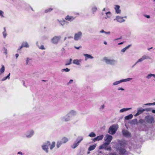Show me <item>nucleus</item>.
Listing matches in <instances>:
<instances>
[{
	"label": "nucleus",
	"mask_w": 155,
	"mask_h": 155,
	"mask_svg": "<svg viewBox=\"0 0 155 155\" xmlns=\"http://www.w3.org/2000/svg\"><path fill=\"white\" fill-rule=\"evenodd\" d=\"M52 10V9L49 8L45 10V13H47L51 12Z\"/></svg>",
	"instance_id": "obj_44"
},
{
	"label": "nucleus",
	"mask_w": 155,
	"mask_h": 155,
	"mask_svg": "<svg viewBox=\"0 0 155 155\" xmlns=\"http://www.w3.org/2000/svg\"><path fill=\"white\" fill-rule=\"evenodd\" d=\"M32 59L31 58H26V64L27 65H30L31 64V63L32 62Z\"/></svg>",
	"instance_id": "obj_25"
},
{
	"label": "nucleus",
	"mask_w": 155,
	"mask_h": 155,
	"mask_svg": "<svg viewBox=\"0 0 155 155\" xmlns=\"http://www.w3.org/2000/svg\"><path fill=\"white\" fill-rule=\"evenodd\" d=\"M121 37H120V38H116L115 39H114V41H116V40H119V39H121Z\"/></svg>",
	"instance_id": "obj_57"
},
{
	"label": "nucleus",
	"mask_w": 155,
	"mask_h": 155,
	"mask_svg": "<svg viewBox=\"0 0 155 155\" xmlns=\"http://www.w3.org/2000/svg\"><path fill=\"white\" fill-rule=\"evenodd\" d=\"M77 114V112L74 110H71L68 113V117H71L75 116Z\"/></svg>",
	"instance_id": "obj_12"
},
{
	"label": "nucleus",
	"mask_w": 155,
	"mask_h": 155,
	"mask_svg": "<svg viewBox=\"0 0 155 155\" xmlns=\"http://www.w3.org/2000/svg\"><path fill=\"white\" fill-rule=\"evenodd\" d=\"M76 17V16L74 17L72 16H68V21H71L73 20Z\"/></svg>",
	"instance_id": "obj_36"
},
{
	"label": "nucleus",
	"mask_w": 155,
	"mask_h": 155,
	"mask_svg": "<svg viewBox=\"0 0 155 155\" xmlns=\"http://www.w3.org/2000/svg\"><path fill=\"white\" fill-rule=\"evenodd\" d=\"M2 51L3 53L6 55H7L8 54V51L7 49L5 48H3Z\"/></svg>",
	"instance_id": "obj_40"
},
{
	"label": "nucleus",
	"mask_w": 155,
	"mask_h": 155,
	"mask_svg": "<svg viewBox=\"0 0 155 155\" xmlns=\"http://www.w3.org/2000/svg\"><path fill=\"white\" fill-rule=\"evenodd\" d=\"M118 90H122V91H124V88H122V87H120L118 88Z\"/></svg>",
	"instance_id": "obj_53"
},
{
	"label": "nucleus",
	"mask_w": 155,
	"mask_h": 155,
	"mask_svg": "<svg viewBox=\"0 0 155 155\" xmlns=\"http://www.w3.org/2000/svg\"><path fill=\"white\" fill-rule=\"evenodd\" d=\"M96 136V134L93 132H91L88 135V136L90 137H94Z\"/></svg>",
	"instance_id": "obj_37"
},
{
	"label": "nucleus",
	"mask_w": 155,
	"mask_h": 155,
	"mask_svg": "<svg viewBox=\"0 0 155 155\" xmlns=\"http://www.w3.org/2000/svg\"><path fill=\"white\" fill-rule=\"evenodd\" d=\"M10 74L9 73V74L6 77H5L2 80V81H4L6 80L7 79H10Z\"/></svg>",
	"instance_id": "obj_38"
},
{
	"label": "nucleus",
	"mask_w": 155,
	"mask_h": 155,
	"mask_svg": "<svg viewBox=\"0 0 155 155\" xmlns=\"http://www.w3.org/2000/svg\"><path fill=\"white\" fill-rule=\"evenodd\" d=\"M133 79L132 78H129L125 79H122L118 81L114 82L112 84L113 85L115 86L121 83L127 82L130 81Z\"/></svg>",
	"instance_id": "obj_6"
},
{
	"label": "nucleus",
	"mask_w": 155,
	"mask_h": 155,
	"mask_svg": "<svg viewBox=\"0 0 155 155\" xmlns=\"http://www.w3.org/2000/svg\"><path fill=\"white\" fill-rule=\"evenodd\" d=\"M111 148L110 147H106V148H105V150H108L109 151H110L111 150Z\"/></svg>",
	"instance_id": "obj_49"
},
{
	"label": "nucleus",
	"mask_w": 155,
	"mask_h": 155,
	"mask_svg": "<svg viewBox=\"0 0 155 155\" xmlns=\"http://www.w3.org/2000/svg\"><path fill=\"white\" fill-rule=\"evenodd\" d=\"M61 71L62 72L66 71V72H68V68H67L65 69H62Z\"/></svg>",
	"instance_id": "obj_50"
},
{
	"label": "nucleus",
	"mask_w": 155,
	"mask_h": 155,
	"mask_svg": "<svg viewBox=\"0 0 155 155\" xmlns=\"http://www.w3.org/2000/svg\"><path fill=\"white\" fill-rule=\"evenodd\" d=\"M107 16L105 17V19H107V18H110L112 16V14L110 12H107L105 13Z\"/></svg>",
	"instance_id": "obj_23"
},
{
	"label": "nucleus",
	"mask_w": 155,
	"mask_h": 155,
	"mask_svg": "<svg viewBox=\"0 0 155 155\" xmlns=\"http://www.w3.org/2000/svg\"><path fill=\"white\" fill-rule=\"evenodd\" d=\"M118 128V125H113L110 127L108 133L112 135L114 134L116 132Z\"/></svg>",
	"instance_id": "obj_2"
},
{
	"label": "nucleus",
	"mask_w": 155,
	"mask_h": 155,
	"mask_svg": "<svg viewBox=\"0 0 155 155\" xmlns=\"http://www.w3.org/2000/svg\"><path fill=\"white\" fill-rule=\"evenodd\" d=\"M97 9V7L95 6H94L92 8V10L93 13H94L95 12H96Z\"/></svg>",
	"instance_id": "obj_41"
},
{
	"label": "nucleus",
	"mask_w": 155,
	"mask_h": 155,
	"mask_svg": "<svg viewBox=\"0 0 155 155\" xmlns=\"http://www.w3.org/2000/svg\"><path fill=\"white\" fill-rule=\"evenodd\" d=\"M139 122L140 123H143V119H140L139 120Z\"/></svg>",
	"instance_id": "obj_59"
},
{
	"label": "nucleus",
	"mask_w": 155,
	"mask_h": 155,
	"mask_svg": "<svg viewBox=\"0 0 155 155\" xmlns=\"http://www.w3.org/2000/svg\"><path fill=\"white\" fill-rule=\"evenodd\" d=\"M68 20V15L66 16L64 19L63 18L62 20H58V22L62 25L63 26L67 24Z\"/></svg>",
	"instance_id": "obj_8"
},
{
	"label": "nucleus",
	"mask_w": 155,
	"mask_h": 155,
	"mask_svg": "<svg viewBox=\"0 0 155 155\" xmlns=\"http://www.w3.org/2000/svg\"><path fill=\"white\" fill-rule=\"evenodd\" d=\"M55 146V142H53L50 145V149L51 150H52Z\"/></svg>",
	"instance_id": "obj_35"
},
{
	"label": "nucleus",
	"mask_w": 155,
	"mask_h": 155,
	"mask_svg": "<svg viewBox=\"0 0 155 155\" xmlns=\"http://www.w3.org/2000/svg\"><path fill=\"white\" fill-rule=\"evenodd\" d=\"M128 144V142L125 140L120 141L117 143L116 148L117 151L120 155H124L126 153L125 147Z\"/></svg>",
	"instance_id": "obj_1"
},
{
	"label": "nucleus",
	"mask_w": 155,
	"mask_h": 155,
	"mask_svg": "<svg viewBox=\"0 0 155 155\" xmlns=\"http://www.w3.org/2000/svg\"><path fill=\"white\" fill-rule=\"evenodd\" d=\"M61 38L60 36H55L51 39L52 42L55 44L58 43Z\"/></svg>",
	"instance_id": "obj_7"
},
{
	"label": "nucleus",
	"mask_w": 155,
	"mask_h": 155,
	"mask_svg": "<svg viewBox=\"0 0 155 155\" xmlns=\"http://www.w3.org/2000/svg\"><path fill=\"white\" fill-rule=\"evenodd\" d=\"M5 67L3 65L2 66L1 69H0V72L1 73H2L4 72Z\"/></svg>",
	"instance_id": "obj_42"
},
{
	"label": "nucleus",
	"mask_w": 155,
	"mask_h": 155,
	"mask_svg": "<svg viewBox=\"0 0 155 155\" xmlns=\"http://www.w3.org/2000/svg\"><path fill=\"white\" fill-rule=\"evenodd\" d=\"M100 32L101 33H105V31H104L103 30H101V31H100Z\"/></svg>",
	"instance_id": "obj_64"
},
{
	"label": "nucleus",
	"mask_w": 155,
	"mask_h": 155,
	"mask_svg": "<svg viewBox=\"0 0 155 155\" xmlns=\"http://www.w3.org/2000/svg\"><path fill=\"white\" fill-rule=\"evenodd\" d=\"M147 59H150V58L147 55H144L137 60V62H141L144 60Z\"/></svg>",
	"instance_id": "obj_13"
},
{
	"label": "nucleus",
	"mask_w": 155,
	"mask_h": 155,
	"mask_svg": "<svg viewBox=\"0 0 155 155\" xmlns=\"http://www.w3.org/2000/svg\"><path fill=\"white\" fill-rule=\"evenodd\" d=\"M2 35L4 38H5L7 35V34L6 32V28L5 27L4 28V31L2 32Z\"/></svg>",
	"instance_id": "obj_29"
},
{
	"label": "nucleus",
	"mask_w": 155,
	"mask_h": 155,
	"mask_svg": "<svg viewBox=\"0 0 155 155\" xmlns=\"http://www.w3.org/2000/svg\"><path fill=\"white\" fill-rule=\"evenodd\" d=\"M83 138L82 137H78L77 139V141H79V143H80V142L83 140Z\"/></svg>",
	"instance_id": "obj_39"
},
{
	"label": "nucleus",
	"mask_w": 155,
	"mask_h": 155,
	"mask_svg": "<svg viewBox=\"0 0 155 155\" xmlns=\"http://www.w3.org/2000/svg\"><path fill=\"white\" fill-rule=\"evenodd\" d=\"M19 56V54H15V57L17 59Z\"/></svg>",
	"instance_id": "obj_62"
},
{
	"label": "nucleus",
	"mask_w": 155,
	"mask_h": 155,
	"mask_svg": "<svg viewBox=\"0 0 155 155\" xmlns=\"http://www.w3.org/2000/svg\"><path fill=\"white\" fill-rule=\"evenodd\" d=\"M132 109V108H123V109H120V113L126 111H127V110H130Z\"/></svg>",
	"instance_id": "obj_30"
},
{
	"label": "nucleus",
	"mask_w": 155,
	"mask_h": 155,
	"mask_svg": "<svg viewBox=\"0 0 155 155\" xmlns=\"http://www.w3.org/2000/svg\"><path fill=\"white\" fill-rule=\"evenodd\" d=\"M50 145L49 141H47L44 143L41 146L42 149L46 153L48 152V147Z\"/></svg>",
	"instance_id": "obj_5"
},
{
	"label": "nucleus",
	"mask_w": 155,
	"mask_h": 155,
	"mask_svg": "<svg viewBox=\"0 0 155 155\" xmlns=\"http://www.w3.org/2000/svg\"><path fill=\"white\" fill-rule=\"evenodd\" d=\"M35 134L34 130L32 129H30L27 130L25 134V137L27 138L32 137Z\"/></svg>",
	"instance_id": "obj_4"
},
{
	"label": "nucleus",
	"mask_w": 155,
	"mask_h": 155,
	"mask_svg": "<svg viewBox=\"0 0 155 155\" xmlns=\"http://www.w3.org/2000/svg\"><path fill=\"white\" fill-rule=\"evenodd\" d=\"M152 77H153L154 78H155V74H148L146 77V78L148 79H150Z\"/></svg>",
	"instance_id": "obj_24"
},
{
	"label": "nucleus",
	"mask_w": 155,
	"mask_h": 155,
	"mask_svg": "<svg viewBox=\"0 0 155 155\" xmlns=\"http://www.w3.org/2000/svg\"><path fill=\"white\" fill-rule=\"evenodd\" d=\"M18 154H21V155H23V153L21 152V151H19V152H18Z\"/></svg>",
	"instance_id": "obj_58"
},
{
	"label": "nucleus",
	"mask_w": 155,
	"mask_h": 155,
	"mask_svg": "<svg viewBox=\"0 0 155 155\" xmlns=\"http://www.w3.org/2000/svg\"><path fill=\"white\" fill-rule=\"evenodd\" d=\"M4 12L2 10H0V16L2 17H4Z\"/></svg>",
	"instance_id": "obj_43"
},
{
	"label": "nucleus",
	"mask_w": 155,
	"mask_h": 155,
	"mask_svg": "<svg viewBox=\"0 0 155 155\" xmlns=\"http://www.w3.org/2000/svg\"><path fill=\"white\" fill-rule=\"evenodd\" d=\"M133 117V115L130 114L125 117V119L126 120H128L131 119Z\"/></svg>",
	"instance_id": "obj_32"
},
{
	"label": "nucleus",
	"mask_w": 155,
	"mask_h": 155,
	"mask_svg": "<svg viewBox=\"0 0 155 155\" xmlns=\"http://www.w3.org/2000/svg\"><path fill=\"white\" fill-rule=\"evenodd\" d=\"M61 120L63 122H67L68 121V115L67 114L62 116L61 118Z\"/></svg>",
	"instance_id": "obj_22"
},
{
	"label": "nucleus",
	"mask_w": 155,
	"mask_h": 155,
	"mask_svg": "<svg viewBox=\"0 0 155 155\" xmlns=\"http://www.w3.org/2000/svg\"><path fill=\"white\" fill-rule=\"evenodd\" d=\"M109 155H118L116 152H111L109 153Z\"/></svg>",
	"instance_id": "obj_48"
},
{
	"label": "nucleus",
	"mask_w": 155,
	"mask_h": 155,
	"mask_svg": "<svg viewBox=\"0 0 155 155\" xmlns=\"http://www.w3.org/2000/svg\"><path fill=\"white\" fill-rule=\"evenodd\" d=\"M96 144H94L93 145L90 146L88 149V150L89 151H91L92 150H94L96 147Z\"/></svg>",
	"instance_id": "obj_31"
},
{
	"label": "nucleus",
	"mask_w": 155,
	"mask_h": 155,
	"mask_svg": "<svg viewBox=\"0 0 155 155\" xmlns=\"http://www.w3.org/2000/svg\"><path fill=\"white\" fill-rule=\"evenodd\" d=\"M116 20L117 21L119 22H122L125 21V20L123 19V17L119 16L116 17V18L114 19V20Z\"/></svg>",
	"instance_id": "obj_16"
},
{
	"label": "nucleus",
	"mask_w": 155,
	"mask_h": 155,
	"mask_svg": "<svg viewBox=\"0 0 155 155\" xmlns=\"http://www.w3.org/2000/svg\"><path fill=\"white\" fill-rule=\"evenodd\" d=\"M84 55L85 57V60L86 61L88 59H93L94 57L92 56L91 55L88 54H84Z\"/></svg>",
	"instance_id": "obj_19"
},
{
	"label": "nucleus",
	"mask_w": 155,
	"mask_h": 155,
	"mask_svg": "<svg viewBox=\"0 0 155 155\" xmlns=\"http://www.w3.org/2000/svg\"><path fill=\"white\" fill-rule=\"evenodd\" d=\"M145 119L146 122L148 123H152L154 122L153 118L150 116H147L145 117Z\"/></svg>",
	"instance_id": "obj_11"
},
{
	"label": "nucleus",
	"mask_w": 155,
	"mask_h": 155,
	"mask_svg": "<svg viewBox=\"0 0 155 155\" xmlns=\"http://www.w3.org/2000/svg\"><path fill=\"white\" fill-rule=\"evenodd\" d=\"M39 48L41 50H45V48L44 47V46L43 45H42L41 46H38Z\"/></svg>",
	"instance_id": "obj_46"
},
{
	"label": "nucleus",
	"mask_w": 155,
	"mask_h": 155,
	"mask_svg": "<svg viewBox=\"0 0 155 155\" xmlns=\"http://www.w3.org/2000/svg\"><path fill=\"white\" fill-rule=\"evenodd\" d=\"M68 139L65 137H63L61 140L63 143H65L68 141Z\"/></svg>",
	"instance_id": "obj_34"
},
{
	"label": "nucleus",
	"mask_w": 155,
	"mask_h": 155,
	"mask_svg": "<svg viewBox=\"0 0 155 155\" xmlns=\"http://www.w3.org/2000/svg\"><path fill=\"white\" fill-rule=\"evenodd\" d=\"M144 111H146L147 112H149L152 111V109L150 108H148L144 109Z\"/></svg>",
	"instance_id": "obj_45"
},
{
	"label": "nucleus",
	"mask_w": 155,
	"mask_h": 155,
	"mask_svg": "<svg viewBox=\"0 0 155 155\" xmlns=\"http://www.w3.org/2000/svg\"><path fill=\"white\" fill-rule=\"evenodd\" d=\"M114 9L116 13L117 14H120L121 13V10L120 9V6L117 5H115Z\"/></svg>",
	"instance_id": "obj_17"
},
{
	"label": "nucleus",
	"mask_w": 155,
	"mask_h": 155,
	"mask_svg": "<svg viewBox=\"0 0 155 155\" xmlns=\"http://www.w3.org/2000/svg\"><path fill=\"white\" fill-rule=\"evenodd\" d=\"M82 60L80 59V60H78V59H75L73 61V63L75 64L78 65H81V63L82 61Z\"/></svg>",
	"instance_id": "obj_18"
},
{
	"label": "nucleus",
	"mask_w": 155,
	"mask_h": 155,
	"mask_svg": "<svg viewBox=\"0 0 155 155\" xmlns=\"http://www.w3.org/2000/svg\"><path fill=\"white\" fill-rule=\"evenodd\" d=\"M103 59L107 64L111 65H114L117 63L116 60L114 59H109L106 57H104Z\"/></svg>",
	"instance_id": "obj_3"
},
{
	"label": "nucleus",
	"mask_w": 155,
	"mask_h": 155,
	"mask_svg": "<svg viewBox=\"0 0 155 155\" xmlns=\"http://www.w3.org/2000/svg\"><path fill=\"white\" fill-rule=\"evenodd\" d=\"M152 112L154 114H155V110H152Z\"/></svg>",
	"instance_id": "obj_63"
},
{
	"label": "nucleus",
	"mask_w": 155,
	"mask_h": 155,
	"mask_svg": "<svg viewBox=\"0 0 155 155\" xmlns=\"http://www.w3.org/2000/svg\"><path fill=\"white\" fill-rule=\"evenodd\" d=\"M82 33L81 31H79L77 33L75 34L74 36V39L75 41H78L80 39L82 36Z\"/></svg>",
	"instance_id": "obj_9"
},
{
	"label": "nucleus",
	"mask_w": 155,
	"mask_h": 155,
	"mask_svg": "<svg viewBox=\"0 0 155 155\" xmlns=\"http://www.w3.org/2000/svg\"><path fill=\"white\" fill-rule=\"evenodd\" d=\"M144 111V109L141 107L138 108L137 113L134 115L135 116H137L141 114Z\"/></svg>",
	"instance_id": "obj_14"
},
{
	"label": "nucleus",
	"mask_w": 155,
	"mask_h": 155,
	"mask_svg": "<svg viewBox=\"0 0 155 155\" xmlns=\"http://www.w3.org/2000/svg\"><path fill=\"white\" fill-rule=\"evenodd\" d=\"M73 80H70L69 82H68V83H71L73 82Z\"/></svg>",
	"instance_id": "obj_60"
},
{
	"label": "nucleus",
	"mask_w": 155,
	"mask_h": 155,
	"mask_svg": "<svg viewBox=\"0 0 155 155\" xmlns=\"http://www.w3.org/2000/svg\"><path fill=\"white\" fill-rule=\"evenodd\" d=\"M105 33L106 34H110V31L106 32L105 31Z\"/></svg>",
	"instance_id": "obj_61"
},
{
	"label": "nucleus",
	"mask_w": 155,
	"mask_h": 155,
	"mask_svg": "<svg viewBox=\"0 0 155 155\" xmlns=\"http://www.w3.org/2000/svg\"><path fill=\"white\" fill-rule=\"evenodd\" d=\"M144 105L146 106H151V103H148L144 104Z\"/></svg>",
	"instance_id": "obj_51"
},
{
	"label": "nucleus",
	"mask_w": 155,
	"mask_h": 155,
	"mask_svg": "<svg viewBox=\"0 0 155 155\" xmlns=\"http://www.w3.org/2000/svg\"><path fill=\"white\" fill-rule=\"evenodd\" d=\"M104 137V135H101L97 136V137L94 138L93 139V140L94 141H98L102 140Z\"/></svg>",
	"instance_id": "obj_15"
},
{
	"label": "nucleus",
	"mask_w": 155,
	"mask_h": 155,
	"mask_svg": "<svg viewBox=\"0 0 155 155\" xmlns=\"http://www.w3.org/2000/svg\"><path fill=\"white\" fill-rule=\"evenodd\" d=\"M63 143L61 141V140L57 142L56 146L58 148Z\"/></svg>",
	"instance_id": "obj_33"
},
{
	"label": "nucleus",
	"mask_w": 155,
	"mask_h": 155,
	"mask_svg": "<svg viewBox=\"0 0 155 155\" xmlns=\"http://www.w3.org/2000/svg\"><path fill=\"white\" fill-rule=\"evenodd\" d=\"M108 9L107 8H104L102 10V11L103 12H104V11H108Z\"/></svg>",
	"instance_id": "obj_55"
},
{
	"label": "nucleus",
	"mask_w": 155,
	"mask_h": 155,
	"mask_svg": "<svg viewBox=\"0 0 155 155\" xmlns=\"http://www.w3.org/2000/svg\"><path fill=\"white\" fill-rule=\"evenodd\" d=\"M109 144L108 143L105 142L103 144L100 146L99 149H105L106 147Z\"/></svg>",
	"instance_id": "obj_21"
},
{
	"label": "nucleus",
	"mask_w": 155,
	"mask_h": 155,
	"mask_svg": "<svg viewBox=\"0 0 155 155\" xmlns=\"http://www.w3.org/2000/svg\"><path fill=\"white\" fill-rule=\"evenodd\" d=\"M23 47L29 48V45L28 43L26 41H24L22 42L21 44Z\"/></svg>",
	"instance_id": "obj_28"
},
{
	"label": "nucleus",
	"mask_w": 155,
	"mask_h": 155,
	"mask_svg": "<svg viewBox=\"0 0 155 155\" xmlns=\"http://www.w3.org/2000/svg\"><path fill=\"white\" fill-rule=\"evenodd\" d=\"M104 104H103L101 106V107L99 108V110H102L104 109Z\"/></svg>",
	"instance_id": "obj_47"
},
{
	"label": "nucleus",
	"mask_w": 155,
	"mask_h": 155,
	"mask_svg": "<svg viewBox=\"0 0 155 155\" xmlns=\"http://www.w3.org/2000/svg\"><path fill=\"white\" fill-rule=\"evenodd\" d=\"M23 47V46H22V45H21V46L18 49V50H20Z\"/></svg>",
	"instance_id": "obj_56"
},
{
	"label": "nucleus",
	"mask_w": 155,
	"mask_h": 155,
	"mask_svg": "<svg viewBox=\"0 0 155 155\" xmlns=\"http://www.w3.org/2000/svg\"><path fill=\"white\" fill-rule=\"evenodd\" d=\"M104 139L105 141H106V142L109 144L112 139V137L111 135L107 134Z\"/></svg>",
	"instance_id": "obj_10"
},
{
	"label": "nucleus",
	"mask_w": 155,
	"mask_h": 155,
	"mask_svg": "<svg viewBox=\"0 0 155 155\" xmlns=\"http://www.w3.org/2000/svg\"><path fill=\"white\" fill-rule=\"evenodd\" d=\"M144 16L148 18H150V15H144Z\"/></svg>",
	"instance_id": "obj_54"
},
{
	"label": "nucleus",
	"mask_w": 155,
	"mask_h": 155,
	"mask_svg": "<svg viewBox=\"0 0 155 155\" xmlns=\"http://www.w3.org/2000/svg\"><path fill=\"white\" fill-rule=\"evenodd\" d=\"M123 134L125 136H129L130 135V134L127 130H123Z\"/></svg>",
	"instance_id": "obj_20"
},
{
	"label": "nucleus",
	"mask_w": 155,
	"mask_h": 155,
	"mask_svg": "<svg viewBox=\"0 0 155 155\" xmlns=\"http://www.w3.org/2000/svg\"><path fill=\"white\" fill-rule=\"evenodd\" d=\"M131 46V44L129 45L128 46L122 49L121 50V52L124 53L126 51V50L128 49Z\"/></svg>",
	"instance_id": "obj_26"
},
{
	"label": "nucleus",
	"mask_w": 155,
	"mask_h": 155,
	"mask_svg": "<svg viewBox=\"0 0 155 155\" xmlns=\"http://www.w3.org/2000/svg\"><path fill=\"white\" fill-rule=\"evenodd\" d=\"M74 47L76 48V49H79V48H81V46H80L79 47H76V46H74Z\"/></svg>",
	"instance_id": "obj_52"
},
{
	"label": "nucleus",
	"mask_w": 155,
	"mask_h": 155,
	"mask_svg": "<svg viewBox=\"0 0 155 155\" xmlns=\"http://www.w3.org/2000/svg\"><path fill=\"white\" fill-rule=\"evenodd\" d=\"M79 141H77L76 142H75L71 146V147L72 148L74 149L75 148L77 147L79 144Z\"/></svg>",
	"instance_id": "obj_27"
}]
</instances>
